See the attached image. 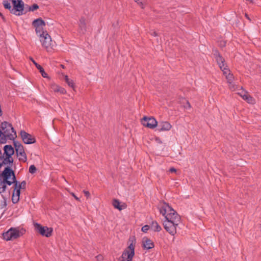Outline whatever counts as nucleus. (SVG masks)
I'll return each instance as SVG.
<instances>
[{
	"instance_id": "nucleus-1",
	"label": "nucleus",
	"mask_w": 261,
	"mask_h": 261,
	"mask_svg": "<svg viewBox=\"0 0 261 261\" xmlns=\"http://www.w3.org/2000/svg\"><path fill=\"white\" fill-rule=\"evenodd\" d=\"M160 214L164 217L163 225L165 229L171 235L174 236L181 221L180 216L168 203L163 202L159 206Z\"/></svg>"
},
{
	"instance_id": "nucleus-2",
	"label": "nucleus",
	"mask_w": 261,
	"mask_h": 261,
	"mask_svg": "<svg viewBox=\"0 0 261 261\" xmlns=\"http://www.w3.org/2000/svg\"><path fill=\"white\" fill-rule=\"evenodd\" d=\"M136 240L135 237H132L129 239V245L124 250L121 256L118 261H132L135 255V248Z\"/></svg>"
},
{
	"instance_id": "nucleus-3",
	"label": "nucleus",
	"mask_w": 261,
	"mask_h": 261,
	"mask_svg": "<svg viewBox=\"0 0 261 261\" xmlns=\"http://www.w3.org/2000/svg\"><path fill=\"white\" fill-rule=\"evenodd\" d=\"M42 46L46 49L47 52H50L54 49L56 46L55 43L52 40L50 36L47 32L39 34L37 36Z\"/></svg>"
},
{
	"instance_id": "nucleus-4",
	"label": "nucleus",
	"mask_w": 261,
	"mask_h": 261,
	"mask_svg": "<svg viewBox=\"0 0 261 261\" xmlns=\"http://www.w3.org/2000/svg\"><path fill=\"white\" fill-rule=\"evenodd\" d=\"M25 230L18 227H11L7 231L3 233V238L6 241L15 240L22 236Z\"/></svg>"
},
{
	"instance_id": "nucleus-5",
	"label": "nucleus",
	"mask_w": 261,
	"mask_h": 261,
	"mask_svg": "<svg viewBox=\"0 0 261 261\" xmlns=\"http://www.w3.org/2000/svg\"><path fill=\"white\" fill-rule=\"evenodd\" d=\"M1 177L6 185L11 186L16 180L13 171L8 167L3 171Z\"/></svg>"
},
{
	"instance_id": "nucleus-6",
	"label": "nucleus",
	"mask_w": 261,
	"mask_h": 261,
	"mask_svg": "<svg viewBox=\"0 0 261 261\" xmlns=\"http://www.w3.org/2000/svg\"><path fill=\"white\" fill-rule=\"evenodd\" d=\"M32 24V26L35 29V33L37 36L47 32L45 29V27L46 25L45 22L41 18H38L34 20Z\"/></svg>"
},
{
	"instance_id": "nucleus-7",
	"label": "nucleus",
	"mask_w": 261,
	"mask_h": 261,
	"mask_svg": "<svg viewBox=\"0 0 261 261\" xmlns=\"http://www.w3.org/2000/svg\"><path fill=\"white\" fill-rule=\"evenodd\" d=\"M35 230L43 237L49 238L52 236L53 229L51 227L44 226L38 223H34Z\"/></svg>"
},
{
	"instance_id": "nucleus-8",
	"label": "nucleus",
	"mask_w": 261,
	"mask_h": 261,
	"mask_svg": "<svg viewBox=\"0 0 261 261\" xmlns=\"http://www.w3.org/2000/svg\"><path fill=\"white\" fill-rule=\"evenodd\" d=\"M1 127L3 133L6 134L8 139L12 140L15 138L16 133L10 123L4 122L2 123Z\"/></svg>"
},
{
	"instance_id": "nucleus-9",
	"label": "nucleus",
	"mask_w": 261,
	"mask_h": 261,
	"mask_svg": "<svg viewBox=\"0 0 261 261\" xmlns=\"http://www.w3.org/2000/svg\"><path fill=\"white\" fill-rule=\"evenodd\" d=\"M4 156H6V158L3 161L5 164H10L13 162L12 156L14 153V150L11 145H6L4 147Z\"/></svg>"
},
{
	"instance_id": "nucleus-10",
	"label": "nucleus",
	"mask_w": 261,
	"mask_h": 261,
	"mask_svg": "<svg viewBox=\"0 0 261 261\" xmlns=\"http://www.w3.org/2000/svg\"><path fill=\"white\" fill-rule=\"evenodd\" d=\"M13 8L11 12L16 15H20L23 11V3L21 0H12Z\"/></svg>"
},
{
	"instance_id": "nucleus-11",
	"label": "nucleus",
	"mask_w": 261,
	"mask_h": 261,
	"mask_svg": "<svg viewBox=\"0 0 261 261\" xmlns=\"http://www.w3.org/2000/svg\"><path fill=\"white\" fill-rule=\"evenodd\" d=\"M142 124L146 127L153 129L158 125V121L152 117H144L141 120Z\"/></svg>"
},
{
	"instance_id": "nucleus-12",
	"label": "nucleus",
	"mask_w": 261,
	"mask_h": 261,
	"mask_svg": "<svg viewBox=\"0 0 261 261\" xmlns=\"http://www.w3.org/2000/svg\"><path fill=\"white\" fill-rule=\"evenodd\" d=\"M14 145L19 160L24 162H26L27 158L22 145L19 143H14Z\"/></svg>"
},
{
	"instance_id": "nucleus-13",
	"label": "nucleus",
	"mask_w": 261,
	"mask_h": 261,
	"mask_svg": "<svg viewBox=\"0 0 261 261\" xmlns=\"http://www.w3.org/2000/svg\"><path fill=\"white\" fill-rule=\"evenodd\" d=\"M223 74L225 75L226 79L227 80V83L229 84V86L230 89L232 90H236V86L233 83V76L232 74L230 73L229 70L227 67H224L223 69L222 70Z\"/></svg>"
},
{
	"instance_id": "nucleus-14",
	"label": "nucleus",
	"mask_w": 261,
	"mask_h": 261,
	"mask_svg": "<svg viewBox=\"0 0 261 261\" xmlns=\"http://www.w3.org/2000/svg\"><path fill=\"white\" fill-rule=\"evenodd\" d=\"M141 246L144 250H148L154 247V244L150 239L144 237L142 239Z\"/></svg>"
},
{
	"instance_id": "nucleus-15",
	"label": "nucleus",
	"mask_w": 261,
	"mask_h": 261,
	"mask_svg": "<svg viewBox=\"0 0 261 261\" xmlns=\"http://www.w3.org/2000/svg\"><path fill=\"white\" fill-rule=\"evenodd\" d=\"M20 136L23 142L26 144H33L36 141L35 138L33 136L24 131L20 132Z\"/></svg>"
},
{
	"instance_id": "nucleus-16",
	"label": "nucleus",
	"mask_w": 261,
	"mask_h": 261,
	"mask_svg": "<svg viewBox=\"0 0 261 261\" xmlns=\"http://www.w3.org/2000/svg\"><path fill=\"white\" fill-rule=\"evenodd\" d=\"M238 94L249 103L253 104L255 103V100L246 91L241 89L238 92Z\"/></svg>"
},
{
	"instance_id": "nucleus-17",
	"label": "nucleus",
	"mask_w": 261,
	"mask_h": 261,
	"mask_svg": "<svg viewBox=\"0 0 261 261\" xmlns=\"http://www.w3.org/2000/svg\"><path fill=\"white\" fill-rule=\"evenodd\" d=\"M172 125L168 121H161L159 123V130L160 132H166L170 130Z\"/></svg>"
},
{
	"instance_id": "nucleus-18",
	"label": "nucleus",
	"mask_w": 261,
	"mask_h": 261,
	"mask_svg": "<svg viewBox=\"0 0 261 261\" xmlns=\"http://www.w3.org/2000/svg\"><path fill=\"white\" fill-rule=\"evenodd\" d=\"M20 190L18 189V188L16 187H14L12 197V201L14 203H16L18 202L20 197Z\"/></svg>"
},
{
	"instance_id": "nucleus-19",
	"label": "nucleus",
	"mask_w": 261,
	"mask_h": 261,
	"mask_svg": "<svg viewBox=\"0 0 261 261\" xmlns=\"http://www.w3.org/2000/svg\"><path fill=\"white\" fill-rule=\"evenodd\" d=\"M113 205L115 208L119 211L125 209L126 207V205L125 203L120 202L117 199H114L113 201Z\"/></svg>"
},
{
	"instance_id": "nucleus-20",
	"label": "nucleus",
	"mask_w": 261,
	"mask_h": 261,
	"mask_svg": "<svg viewBox=\"0 0 261 261\" xmlns=\"http://www.w3.org/2000/svg\"><path fill=\"white\" fill-rule=\"evenodd\" d=\"M50 88L55 92H59L61 94H65L66 91L65 89L60 86L56 85L55 83H52L50 85Z\"/></svg>"
},
{
	"instance_id": "nucleus-21",
	"label": "nucleus",
	"mask_w": 261,
	"mask_h": 261,
	"mask_svg": "<svg viewBox=\"0 0 261 261\" xmlns=\"http://www.w3.org/2000/svg\"><path fill=\"white\" fill-rule=\"evenodd\" d=\"M31 61L34 63V64L35 65L36 68L39 70L40 72L41 73L42 76L43 77L49 79L47 74L45 72L43 68L39 64L37 63L33 59H31Z\"/></svg>"
},
{
	"instance_id": "nucleus-22",
	"label": "nucleus",
	"mask_w": 261,
	"mask_h": 261,
	"mask_svg": "<svg viewBox=\"0 0 261 261\" xmlns=\"http://www.w3.org/2000/svg\"><path fill=\"white\" fill-rule=\"evenodd\" d=\"M216 59L221 70L223 69L224 67H227V66H225L224 63V60L223 58L221 56H220L219 54H216Z\"/></svg>"
},
{
	"instance_id": "nucleus-23",
	"label": "nucleus",
	"mask_w": 261,
	"mask_h": 261,
	"mask_svg": "<svg viewBox=\"0 0 261 261\" xmlns=\"http://www.w3.org/2000/svg\"><path fill=\"white\" fill-rule=\"evenodd\" d=\"M80 33L84 34L86 31V22L85 20L81 19L79 23Z\"/></svg>"
},
{
	"instance_id": "nucleus-24",
	"label": "nucleus",
	"mask_w": 261,
	"mask_h": 261,
	"mask_svg": "<svg viewBox=\"0 0 261 261\" xmlns=\"http://www.w3.org/2000/svg\"><path fill=\"white\" fill-rule=\"evenodd\" d=\"M151 228L155 231H160L162 229L161 226L156 221H153L151 223Z\"/></svg>"
},
{
	"instance_id": "nucleus-25",
	"label": "nucleus",
	"mask_w": 261,
	"mask_h": 261,
	"mask_svg": "<svg viewBox=\"0 0 261 261\" xmlns=\"http://www.w3.org/2000/svg\"><path fill=\"white\" fill-rule=\"evenodd\" d=\"M64 79L66 82V83L67 84V85L71 88H73V89L75 88V85L73 81L70 79H69L67 75L64 76Z\"/></svg>"
},
{
	"instance_id": "nucleus-26",
	"label": "nucleus",
	"mask_w": 261,
	"mask_h": 261,
	"mask_svg": "<svg viewBox=\"0 0 261 261\" xmlns=\"http://www.w3.org/2000/svg\"><path fill=\"white\" fill-rule=\"evenodd\" d=\"M8 137L5 134H4L0 129V143L5 144L7 142Z\"/></svg>"
},
{
	"instance_id": "nucleus-27",
	"label": "nucleus",
	"mask_w": 261,
	"mask_h": 261,
	"mask_svg": "<svg viewBox=\"0 0 261 261\" xmlns=\"http://www.w3.org/2000/svg\"><path fill=\"white\" fill-rule=\"evenodd\" d=\"M26 182L24 181H22L21 182H19L16 180L14 183V186L18 189L21 190V189H24L25 187Z\"/></svg>"
},
{
	"instance_id": "nucleus-28",
	"label": "nucleus",
	"mask_w": 261,
	"mask_h": 261,
	"mask_svg": "<svg viewBox=\"0 0 261 261\" xmlns=\"http://www.w3.org/2000/svg\"><path fill=\"white\" fill-rule=\"evenodd\" d=\"M6 187L7 185L0 176V193L4 192L6 190Z\"/></svg>"
},
{
	"instance_id": "nucleus-29",
	"label": "nucleus",
	"mask_w": 261,
	"mask_h": 261,
	"mask_svg": "<svg viewBox=\"0 0 261 261\" xmlns=\"http://www.w3.org/2000/svg\"><path fill=\"white\" fill-rule=\"evenodd\" d=\"M3 5L6 9H9L10 11L12 9L11 8V3L8 1H4L3 2Z\"/></svg>"
},
{
	"instance_id": "nucleus-30",
	"label": "nucleus",
	"mask_w": 261,
	"mask_h": 261,
	"mask_svg": "<svg viewBox=\"0 0 261 261\" xmlns=\"http://www.w3.org/2000/svg\"><path fill=\"white\" fill-rule=\"evenodd\" d=\"M150 228V226L148 225H144L142 227V229H141V230L144 232V233H146L147 232V231H148V230Z\"/></svg>"
},
{
	"instance_id": "nucleus-31",
	"label": "nucleus",
	"mask_w": 261,
	"mask_h": 261,
	"mask_svg": "<svg viewBox=\"0 0 261 261\" xmlns=\"http://www.w3.org/2000/svg\"><path fill=\"white\" fill-rule=\"evenodd\" d=\"M38 8H39V6L37 4H34L32 6L30 7L29 11H34L38 9Z\"/></svg>"
},
{
	"instance_id": "nucleus-32",
	"label": "nucleus",
	"mask_w": 261,
	"mask_h": 261,
	"mask_svg": "<svg viewBox=\"0 0 261 261\" xmlns=\"http://www.w3.org/2000/svg\"><path fill=\"white\" fill-rule=\"evenodd\" d=\"M36 168L34 165H31L29 168V171L31 173H34L36 172Z\"/></svg>"
},
{
	"instance_id": "nucleus-33",
	"label": "nucleus",
	"mask_w": 261,
	"mask_h": 261,
	"mask_svg": "<svg viewBox=\"0 0 261 261\" xmlns=\"http://www.w3.org/2000/svg\"><path fill=\"white\" fill-rule=\"evenodd\" d=\"M134 1L137 2L141 7H143L144 0H134Z\"/></svg>"
},
{
	"instance_id": "nucleus-34",
	"label": "nucleus",
	"mask_w": 261,
	"mask_h": 261,
	"mask_svg": "<svg viewBox=\"0 0 261 261\" xmlns=\"http://www.w3.org/2000/svg\"><path fill=\"white\" fill-rule=\"evenodd\" d=\"M83 193H84L85 195L86 196V197L87 198H90V193H89V191H86V190H84Z\"/></svg>"
},
{
	"instance_id": "nucleus-35",
	"label": "nucleus",
	"mask_w": 261,
	"mask_h": 261,
	"mask_svg": "<svg viewBox=\"0 0 261 261\" xmlns=\"http://www.w3.org/2000/svg\"><path fill=\"white\" fill-rule=\"evenodd\" d=\"M184 107L186 109H189L190 108V105L188 101L186 102V105L184 106Z\"/></svg>"
},
{
	"instance_id": "nucleus-36",
	"label": "nucleus",
	"mask_w": 261,
	"mask_h": 261,
	"mask_svg": "<svg viewBox=\"0 0 261 261\" xmlns=\"http://www.w3.org/2000/svg\"><path fill=\"white\" fill-rule=\"evenodd\" d=\"M71 194L76 200L80 201V198H78L73 193H71Z\"/></svg>"
},
{
	"instance_id": "nucleus-37",
	"label": "nucleus",
	"mask_w": 261,
	"mask_h": 261,
	"mask_svg": "<svg viewBox=\"0 0 261 261\" xmlns=\"http://www.w3.org/2000/svg\"><path fill=\"white\" fill-rule=\"evenodd\" d=\"M169 171L171 172H176V170L174 168H171L169 169Z\"/></svg>"
},
{
	"instance_id": "nucleus-38",
	"label": "nucleus",
	"mask_w": 261,
	"mask_h": 261,
	"mask_svg": "<svg viewBox=\"0 0 261 261\" xmlns=\"http://www.w3.org/2000/svg\"><path fill=\"white\" fill-rule=\"evenodd\" d=\"M98 260H100L102 259V256L101 255H98L97 256Z\"/></svg>"
},
{
	"instance_id": "nucleus-39",
	"label": "nucleus",
	"mask_w": 261,
	"mask_h": 261,
	"mask_svg": "<svg viewBox=\"0 0 261 261\" xmlns=\"http://www.w3.org/2000/svg\"><path fill=\"white\" fill-rule=\"evenodd\" d=\"M152 35L154 36H157V34L156 32H153L152 34Z\"/></svg>"
},
{
	"instance_id": "nucleus-40",
	"label": "nucleus",
	"mask_w": 261,
	"mask_h": 261,
	"mask_svg": "<svg viewBox=\"0 0 261 261\" xmlns=\"http://www.w3.org/2000/svg\"><path fill=\"white\" fill-rule=\"evenodd\" d=\"M248 2H249L250 3H252V0H246Z\"/></svg>"
},
{
	"instance_id": "nucleus-41",
	"label": "nucleus",
	"mask_w": 261,
	"mask_h": 261,
	"mask_svg": "<svg viewBox=\"0 0 261 261\" xmlns=\"http://www.w3.org/2000/svg\"><path fill=\"white\" fill-rule=\"evenodd\" d=\"M245 16L246 17V18H247L248 19H249L248 17V15L246 14H245Z\"/></svg>"
}]
</instances>
